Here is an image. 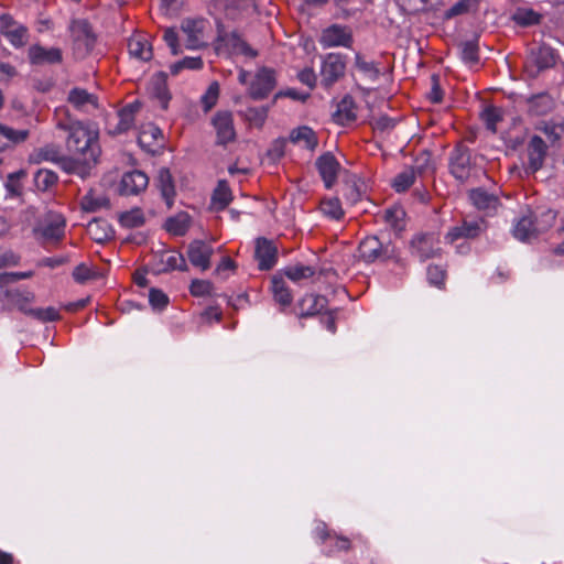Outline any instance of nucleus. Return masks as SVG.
Instances as JSON below:
<instances>
[{
	"mask_svg": "<svg viewBox=\"0 0 564 564\" xmlns=\"http://www.w3.org/2000/svg\"><path fill=\"white\" fill-rule=\"evenodd\" d=\"M57 128L67 131L66 149L69 154L80 156L84 161L96 163L100 154L98 133L80 121L57 123Z\"/></svg>",
	"mask_w": 564,
	"mask_h": 564,
	"instance_id": "1",
	"label": "nucleus"
},
{
	"mask_svg": "<svg viewBox=\"0 0 564 564\" xmlns=\"http://www.w3.org/2000/svg\"><path fill=\"white\" fill-rule=\"evenodd\" d=\"M215 51L217 55L224 56L243 55L248 58L258 56V52L242 39L238 31H226L221 25H218Z\"/></svg>",
	"mask_w": 564,
	"mask_h": 564,
	"instance_id": "2",
	"label": "nucleus"
},
{
	"mask_svg": "<svg viewBox=\"0 0 564 564\" xmlns=\"http://www.w3.org/2000/svg\"><path fill=\"white\" fill-rule=\"evenodd\" d=\"M65 218L57 213H48L34 228L36 239L42 246L58 243L65 235Z\"/></svg>",
	"mask_w": 564,
	"mask_h": 564,
	"instance_id": "3",
	"label": "nucleus"
},
{
	"mask_svg": "<svg viewBox=\"0 0 564 564\" xmlns=\"http://www.w3.org/2000/svg\"><path fill=\"white\" fill-rule=\"evenodd\" d=\"M410 253L420 262L441 257L442 248L438 235L435 232H417L409 243Z\"/></svg>",
	"mask_w": 564,
	"mask_h": 564,
	"instance_id": "4",
	"label": "nucleus"
},
{
	"mask_svg": "<svg viewBox=\"0 0 564 564\" xmlns=\"http://www.w3.org/2000/svg\"><path fill=\"white\" fill-rule=\"evenodd\" d=\"M73 50L78 58H85L96 44V35L87 20H73L68 26Z\"/></svg>",
	"mask_w": 564,
	"mask_h": 564,
	"instance_id": "5",
	"label": "nucleus"
},
{
	"mask_svg": "<svg viewBox=\"0 0 564 564\" xmlns=\"http://www.w3.org/2000/svg\"><path fill=\"white\" fill-rule=\"evenodd\" d=\"M346 70V56L339 53H328L322 61L321 85L330 88L344 77Z\"/></svg>",
	"mask_w": 564,
	"mask_h": 564,
	"instance_id": "6",
	"label": "nucleus"
},
{
	"mask_svg": "<svg viewBox=\"0 0 564 564\" xmlns=\"http://www.w3.org/2000/svg\"><path fill=\"white\" fill-rule=\"evenodd\" d=\"M360 258L367 262L384 261L394 256L395 249L390 242L382 243L376 236L366 237L359 243Z\"/></svg>",
	"mask_w": 564,
	"mask_h": 564,
	"instance_id": "7",
	"label": "nucleus"
},
{
	"mask_svg": "<svg viewBox=\"0 0 564 564\" xmlns=\"http://www.w3.org/2000/svg\"><path fill=\"white\" fill-rule=\"evenodd\" d=\"M451 174L459 182H466L473 169L470 150L463 143H458L449 153Z\"/></svg>",
	"mask_w": 564,
	"mask_h": 564,
	"instance_id": "8",
	"label": "nucleus"
},
{
	"mask_svg": "<svg viewBox=\"0 0 564 564\" xmlns=\"http://www.w3.org/2000/svg\"><path fill=\"white\" fill-rule=\"evenodd\" d=\"M0 33L17 48L24 46L29 41L28 28L9 14L0 17Z\"/></svg>",
	"mask_w": 564,
	"mask_h": 564,
	"instance_id": "9",
	"label": "nucleus"
},
{
	"mask_svg": "<svg viewBox=\"0 0 564 564\" xmlns=\"http://www.w3.org/2000/svg\"><path fill=\"white\" fill-rule=\"evenodd\" d=\"M207 21L204 19H185L182 22L181 30L185 36V46L188 50L203 47L205 43V29Z\"/></svg>",
	"mask_w": 564,
	"mask_h": 564,
	"instance_id": "10",
	"label": "nucleus"
},
{
	"mask_svg": "<svg viewBox=\"0 0 564 564\" xmlns=\"http://www.w3.org/2000/svg\"><path fill=\"white\" fill-rule=\"evenodd\" d=\"M276 85L273 69L263 67L258 70L249 87V95L254 100H262L269 96Z\"/></svg>",
	"mask_w": 564,
	"mask_h": 564,
	"instance_id": "11",
	"label": "nucleus"
},
{
	"mask_svg": "<svg viewBox=\"0 0 564 564\" xmlns=\"http://www.w3.org/2000/svg\"><path fill=\"white\" fill-rule=\"evenodd\" d=\"M186 254L193 267L206 271L210 268L214 248L204 240H193L187 246Z\"/></svg>",
	"mask_w": 564,
	"mask_h": 564,
	"instance_id": "12",
	"label": "nucleus"
},
{
	"mask_svg": "<svg viewBox=\"0 0 564 564\" xmlns=\"http://www.w3.org/2000/svg\"><path fill=\"white\" fill-rule=\"evenodd\" d=\"M315 166L327 189L332 188L337 182L338 173L341 169L340 163L332 152H325L316 159Z\"/></svg>",
	"mask_w": 564,
	"mask_h": 564,
	"instance_id": "13",
	"label": "nucleus"
},
{
	"mask_svg": "<svg viewBox=\"0 0 564 564\" xmlns=\"http://www.w3.org/2000/svg\"><path fill=\"white\" fill-rule=\"evenodd\" d=\"M254 258L260 270H271L278 260V248L272 240L264 237L257 238Z\"/></svg>",
	"mask_w": 564,
	"mask_h": 564,
	"instance_id": "14",
	"label": "nucleus"
},
{
	"mask_svg": "<svg viewBox=\"0 0 564 564\" xmlns=\"http://www.w3.org/2000/svg\"><path fill=\"white\" fill-rule=\"evenodd\" d=\"M213 126L216 130V143L218 145H226L236 139L231 112L218 111L213 118Z\"/></svg>",
	"mask_w": 564,
	"mask_h": 564,
	"instance_id": "15",
	"label": "nucleus"
},
{
	"mask_svg": "<svg viewBox=\"0 0 564 564\" xmlns=\"http://www.w3.org/2000/svg\"><path fill=\"white\" fill-rule=\"evenodd\" d=\"M485 220L481 218L464 220L462 225L449 229L445 236V240L449 243H453L460 238L474 239L478 237L485 230Z\"/></svg>",
	"mask_w": 564,
	"mask_h": 564,
	"instance_id": "16",
	"label": "nucleus"
},
{
	"mask_svg": "<svg viewBox=\"0 0 564 564\" xmlns=\"http://www.w3.org/2000/svg\"><path fill=\"white\" fill-rule=\"evenodd\" d=\"M547 154V145L539 135H533L528 143L527 172L534 174L544 165Z\"/></svg>",
	"mask_w": 564,
	"mask_h": 564,
	"instance_id": "17",
	"label": "nucleus"
},
{
	"mask_svg": "<svg viewBox=\"0 0 564 564\" xmlns=\"http://www.w3.org/2000/svg\"><path fill=\"white\" fill-rule=\"evenodd\" d=\"M319 42L323 47H349L352 43V36L348 28L333 24L323 31Z\"/></svg>",
	"mask_w": 564,
	"mask_h": 564,
	"instance_id": "18",
	"label": "nucleus"
},
{
	"mask_svg": "<svg viewBox=\"0 0 564 564\" xmlns=\"http://www.w3.org/2000/svg\"><path fill=\"white\" fill-rule=\"evenodd\" d=\"M28 57L32 65L61 64L63 53L57 47L46 48L40 44H33L28 50Z\"/></svg>",
	"mask_w": 564,
	"mask_h": 564,
	"instance_id": "19",
	"label": "nucleus"
},
{
	"mask_svg": "<svg viewBox=\"0 0 564 564\" xmlns=\"http://www.w3.org/2000/svg\"><path fill=\"white\" fill-rule=\"evenodd\" d=\"M555 51L545 44L533 47L529 54V63L536 69L532 72V76H536L540 72L551 68L555 65Z\"/></svg>",
	"mask_w": 564,
	"mask_h": 564,
	"instance_id": "20",
	"label": "nucleus"
},
{
	"mask_svg": "<svg viewBox=\"0 0 564 564\" xmlns=\"http://www.w3.org/2000/svg\"><path fill=\"white\" fill-rule=\"evenodd\" d=\"M149 184V177L139 170L127 172L122 175L120 182V193L122 195H138L144 191Z\"/></svg>",
	"mask_w": 564,
	"mask_h": 564,
	"instance_id": "21",
	"label": "nucleus"
},
{
	"mask_svg": "<svg viewBox=\"0 0 564 564\" xmlns=\"http://www.w3.org/2000/svg\"><path fill=\"white\" fill-rule=\"evenodd\" d=\"M327 299L323 295L307 294L299 302V317H310L319 314L327 306Z\"/></svg>",
	"mask_w": 564,
	"mask_h": 564,
	"instance_id": "22",
	"label": "nucleus"
},
{
	"mask_svg": "<svg viewBox=\"0 0 564 564\" xmlns=\"http://www.w3.org/2000/svg\"><path fill=\"white\" fill-rule=\"evenodd\" d=\"M527 105L528 112L539 117L550 113L555 107V101L547 93H540L529 97Z\"/></svg>",
	"mask_w": 564,
	"mask_h": 564,
	"instance_id": "23",
	"label": "nucleus"
},
{
	"mask_svg": "<svg viewBox=\"0 0 564 564\" xmlns=\"http://www.w3.org/2000/svg\"><path fill=\"white\" fill-rule=\"evenodd\" d=\"M156 185L161 192L162 198L165 200L169 208L173 206L174 197L176 194L175 185L171 172L166 167H161L158 172Z\"/></svg>",
	"mask_w": 564,
	"mask_h": 564,
	"instance_id": "24",
	"label": "nucleus"
},
{
	"mask_svg": "<svg viewBox=\"0 0 564 564\" xmlns=\"http://www.w3.org/2000/svg\"><path fill=\"white\" fill-rule=\"evenodd\" d=\"M30 135L28 129H13L7 124L0 123V143L1 149H7L17 144H21Z\"/></svg>",
	"mask_w": 564,
	"mask_h": 564,
	"instance_id": "25",
	"label": "nucleus"
},
{
	"mask_svg": "<svg viewBox=\"0 0 564 564\" xmlns=\"http://www.w3.org/2000/svg\"><path fill=\"white\" fill-rule=\"evenodd\" d=\"M512 235L516 239L520 241H530L531 239L538 237L534 228L532 213H529L528 215H524L520 219H518V221L513 226Z\"/></svg>",
	"mask_w": 564,
	"mask_h": 564,
	"instance_id": "26",
	"label": "nucleus"
},
{
	"mask_svg": "<svg viewBox=\"0 0 564 564\" xmlns=\"http://www.w3.org/2000/svg\"><path fill=\"white\" fill-rule=\"evenodd\" d=\"M139 109H140L139 102H131V104L127 105L126 107H123L118 112V116H117L118 123L111 132L115 134H120V133L128 131L133 126L134 117H135V113L139 111Z\"/></svg>",
	"mask_w": 564,
	"mask_h": 564,
	"instance_id": "27",
	"label": "nucleus"
},
{
	"mask_svg": "<svg viewBox=\"0 0 564 564\" xmlns=\"http://www.w3.org/2000/svg\"><path fill=\"white\" fill-rule=\"evenodd\" d=\"M160 263L162 264V268L158 270L159 273L173 270L186 272L188 270V265L183 254L174 250L163 252L160 257Z\"/></svg>",
	"mask_w": 564,
	"mask_h": 564,
	"instance_id": "28",
	"label": "nucleus"
},
{
	"mask_svg": "<svg viewBox=\"0 0 564 564\" xmlns=\"http://www.w3.org/2000/svg\"><path fill=\"white\" fill-rule=\"evenodd\" d=\"M4 294L11 305L24 314L29 313L31 308L30 304L34 301V294L32 292L20 289H11L7 290Z\"/></svg>",
	"mask_w": 564,
	"mask_h": 564,
	"instance_id": "29",
	"label": "nucleus"
},
{
	"mask_svg": "<svg viewBox=\"0 0 564 564\" xmlns=\"http://www.w3.org/2000/svg\"><path fill=\"white\" fill-rule=\"evenodd\" d=\"M335 120L345 126L357 119L356 105L351 96H345L337 105Z\"/></svg>",
	"mask_w": 564,
	"mask_h": 564,
	"instance_id": "30",
	"label": "nucleus"
},
{
	"mask_svg": "<svg viewBox=\"0 0 564 564\" xmlns=\"http://www.w3.org/2000/svg\"><path fill=\"white\" fill-rule=\"evenodd\" d=\"M67 100L72 104L76 109L84 110L88 106L93 108H97V97L86 89L75 87L68 93Z\"/></svg>",
	"mask_w": 564,
	"mask_h": 564,
	"instance_id": "31",
	"label": "nucleus"
},
{
	"mask_svg": "<svg viewBox=\"0 0 564 564\" xmlns=\"http://www.w3.org/2000/svg\"><path fill=\"white\" fill-rule=\"evenodd\" d=\"M272 293L274 301L279 303L282 307H288L291 305L293 301V295L288 288L283 276L275 274L272 276Z\"/></svg>",
	"mask_w": 564,
	"mask_h": 564,
	"instance_id": "32",
	"label": "nucleus"
},
{
	"mask_svg": "<svg viewBox=\"0 0 564 564\" xmlns=\"http://www.w3.org/2000/svg\"><path fill=\"white\" fill-rule=\"evenodd\" d=\"M90 164L93 163L89 161H84L80 156L73 155L69 153L68 155L62 154L57 163V165L66 173L79 175H84L86 173L87 167H89Z\"/></svg>",
	"mask_w": 564,
	"mask_h": 564,
	"instance_id": "33",
	"label": "nucleus"
},
{
	"mask_svg": "<svg viewBox=\"0 0 564 564\" xmlns=\"http://www.w3.org/2000/svg\"><path fill=\"white\" fill-rule=\"evenodd\" d=\"M290 140L293 143H303L304 148H306L310 151H314L318 144L316 133L313 131L312 128L307 126H302L292 130L290 134Z\"/></svg>",
	"mask_w": 564,
	"mask_h": 564,
	"instance_id": "34",
	"label": "nucleus"
},
{
	"mask_svg": "<svg viewBox=\"0 0 564 564\" xmlns=\"http://www.w3.org/2000/svg\"><path fill=\"white\" fill-rule=\"evenodd\" d=\"M87 232L93 240L102 243L112 237L113 230L107 221L93 219L87 225Z\"/></svg>",
	"mask_w": 564,
	"mask_h": 564,
	"instance_id": "35",
	"label": "nucleus"
},
{
	"mask_svg": "<svg viewBox=\"0 0 564 564\" xmlns=\"http://www.w3.org/2000/svg\"><path fill=\"white\" fill-rule=\"evenodd\" d=\"M191 217L187 213H178L169 217L164 224V228L173 236H184L189 229Z\"/></svg>",
	"mask_w": 564,
	"mask_h": 564,
	"instance_id": "36",
	"label": "nucleus"
},
{
	"mask_svg": "<svg viewBox=\"0 0 564 564\" xmlns=\"http://www.w3.org/2000/svg\"><path fill=\"white\" fill-rule=\"evenodd\" d=\"M469 198L471 203L478 209H495L499 203V199L496 195L488 193L484 188H475L469 193Z\"/></svg>",
	"mask_w": 564,
	"mask_h": 564,
	"instance_id": "37",
	"label": "nucleus"
},
{
	"mask_svg": "<svg viewBox=\"0 0 564 564\" xmlns=\"http://www.w3.org/2000/svg\"><path fill=\"white\" fill-rule=\"evenodd\" d=\"M534 228L536 235L545 232L549 230L555 223L557 213L551 208L540 209L539 212L532 214Z\"/></svg>",
	"mask_w": 564,
	"mask_h": 564,
	"instance_id": "38",
	"label": "nucleus"
},
{
	"mask_svg": "<svg viewBox=\"0 0 564 564\" xmlns=\"http://www.w3.org/2000/svg\"><path fill=\"white\" fill-rule=\"evenodd\" d=\"M232 199L231 191L226 181H219L212 195V205L215 210L225 209Z\"/></svg>",
	"mask_w": 564,
	"mask_h": 564,
	"instance_id": "39",
	"label": "nucleus"
},
{
	"mask_svg": "<svg viewBox=\"0 0 564 564\" xmlns=\"http://www.w3.org/2000/svg\"><path fill=\"white\" fill-rule=\"evenodd\" d=\"M61 156L62 152L59 148L53 143H50L45 144L42 148L35 149L34 152L31 154V160L34 163L50 161L57 164Z\"/></svg>",
	"mask_w": 564,
	"mask_h": 564,
	"instance_id": "40",
	"label": "nucleus"
},
{
	"mask_svg": "<svg viewBox=\"0 0 564 564\" xmlns=\"http://www.w3.org/2000/svg\"><path fill=\"white\" fill-rule=\"evenodd\" d=\"M128 50L131 56L140 61H149L152 57V48L148 41L142 37H133L128 42Z\"/></svg>",
	"mask_w": 564,
	"mask_h": 564,
	"instance_id": "41",
	"label": "nucleus"
},
{
	"mask_svg": "<svg viewBox=\"0 0 564 564\" xmlns=\"http://www.w3.org/2000/svg\"><path fill=\"white\" fill-rule=\"evenodd\" d=\"M460 58L468 65H474L479 62V47L477 40H468L458 44Z\"/></svg>",
	"mask_w": 564,
	"mask_h": 564,
	"instance_id": "42",
	"label": "nucleus"
},
{
	"mask_svg": "<svg viewBox=\"0 0 564 564\" xmlns=\"http://www.w3.org/2000/svg\"><path fill=\"white\" fill-rule=\"evenodd\" d=\"M80 205L85 212L94 213L101 208H109L110 202L108 197L104 195L95 196L91 192H89L82 198Z\"/></svg>",
	"mask_w": 564,
	"mask_h": 564,
	"instance_id": "43",
	"label": "nucleus"
},
{
	"mask_svg": "<svg viewBox=\"0 0 564 564\" xmlns=\"http://www.w3.org/2000/svg\"><path fill=\"white\" fill-rule=\"evenodd\" d=\"M478 8V0H459L444 12V20H451L455 17L467 14Z\"/></svg>",
	"mask_w": 564,
	"mask_h": 564,
	"instance_id": "44",
	"label": "nucleus"
},
{
	"mask_svg": "<svg viewBox=\"0 0 564 564\" xmlns=\"http://www.w3.org/2000/svg\"><path fill=\"white\" fill-rule=\"evenodd\" d=\"M283 274L293 282L308 279L315 274V269L311 265L295 264L289 265L282 270Z\"/></svg>",
	"mask_w": 564,
	"mask_h": 564,
	"instance_id": "45",
	"label": "nucleus"
},
{
	"mask_svg": "<svg viewBox=\"0 0 564 564\" xmlns=\"http://www.w3.org/2000/svg\"><path fill=\"white\" fill-rule=\"evenodd\" d=\"M119 221L123 227L137 228L144 224L145 218L141 208H132L131 210L121 213Z\"/></svg>",
	"mask_w": 564,
	"mask_h": 564,
	"instance_id": "46",
	"label": "nucleus"
},
{
	"mask_svg": "<svg viewBox=\"0 0 564 564\" xmlns=\"http://www.w3.org/2000/svg\"><path fill=\"white\" fill-rule=\"evenodd\" d=\"M57 174L51 170H39L34 175V183L39 191L46 192L56 184Z\"/></svg>",
	"mask_w": 564,
	"mask_h": 564,
	"instance_id": "47",
	"label": "nucleus"
},
{
	"mask_svg": "<svg viewBox=\"0 0 564 564\" xmlns=\"http://www.w3.org/2000/svg\"><path fill=\"white\" fill-rule=\"evenodd\" d=\"M269 107H249L245 110V119L254 127H262L268 117Z\"/></svg>",
	"mask_w": 564,
	"mask_h": 564,
	"instance_id": "48",
	"label": "nucleus"
},
{
	"mask_svg": "<svg viewBox=\"0 0 564 564\" xmlns=\"http://www.w3.org/2000/svg\"><path fill=\"white\" fill-rule=\"evenodd\" d=\"M415 180V172L412 167H409L399 173L392 181V187L398 193L405 192Z\"/></svg>",
	"mask_w": 564,
	"mask_h": 564,
	"instance_id": "49",
	"label": "nucleus"
},
{
	"mask_svg": "<svg viewBox=\"0 0 564 564\" xmlns=\"http://www.w3.org/2000/svg\"><path fill=\"white\" fill-rule=\"evenodd\" d=\"M160 139H163L161 129L150 124L142 129V131L139 134L138 142L142 148H150L152 142L158 141ZM148 150L152 151L151 149Z\"/></svg>",
	"mask_w": 564,
	"mask_h": 564,
	"instance_id": "50",
	"label": "nucleus"
},
{
	"mask_svg": "<svg viewBox=\"0 0 564 564\" xmlns=\"http://www.w3.org/2000/svg\"><path fill=\"white\" fill-rule=\"evenodd\" d=\"M481 119L486 128L495 133L497 131V123L502 120V111L495 106H488L482 110Z\"/></svg>",
	"mask_w": 564,
	"mask_h": 564,
	"instance_id": "51",
	"label": "nucleus"
},
{
	"mask_svg": "<svg viewBox=\"0 0 564 564\" xmlns=\"http://www.w3.org/2000/svg\"><path fill=\"white\" fill-rule=\"evenodd\" d=\"M321 210L324 215L333 219H340L344 215L341 204L338 198H328L322 200Z\"/></svg>",
	"mask_w": 564,
	"mask_h": 564,
	"instance_id": "52",
	"label": "nucleus"
},
{
	"mask_svg": "<svg viewBox=\"0 0 564 564\" xmlns=\"http://www.w3.org/2000/svg\"><path fill=\"white\" fill-rule=\"evenodd\" d=\"M189 292L193 296H212L214 295V284L208 280L194 279L189 285Z\"/></svg>",
	"mask_w": 564,
	"mask_h": 564,
	"instance_id": "53",
	"label": "nucleus"
},
{
	"mask_svg": "<svg viewBox=\"0 0 564 564\" xmlns=\"http://www.w3.org/2000/svg\"><path fill=\"white\" fill-rule=\"evenodd\" d=\"M26 315H30L31 317L43 323L59 319L58 311L52 306H48L46 308H30Z\"/></svg>",
	"mask_w": 564,
	"mask_h": 564,
	"instance_id": "54",
	"label": "nucleus"
},
{
	"mask_svg": "<svg viewBox=\"0 0 564 564\" xmlns=\"http://www.w3.org/2000/svg\"><path fill=\"white\" fill-rule=\"evenodd\" d=\"M355 65L361 73H364L371 80H376L379 77L380 72L377 65L373 62L365 61L360 54H356Z\"/></svg>",
	"mask_w": 564,
	"mask_h": 564,
	"instance_id": "55",
	"label": "nucleus"
},
{
	"mask_svg": "<svg viewBox=\"0 0 564 564\" xmlns=\"http://www.w3.org/2000/svg\"><path fill=\"white\" fill-rule=\"evenodd\" d=\"M513 21L521 26H529L540 22V14L533 10H518L513 14Z\"/></svg>",
	"mask_w": 564,
	"mask_h": 564,
	"instance_id": "56",
	"label": "nucleus"
},
{
	"mask_svg": "<svg viewBox=\"0 0 564 564\" xmlns=\"http://www.w3.org/2000/svg\"><path fill=\"white\" fill-rule=\"evenodd\" d=\"M219 96V85L217 82L212 83L206 93L202 96V104L205 111H209L217 102Z\"/></svg>",
	"mask_w": 564,
	"mask_h": 564,
	"instance_id": "57",
	"label": "nucleus"
},
{
	"mask_svg": "<svg viewBox=\"0 0 564 564\" xmlns=\"http://www.w3.org/2000/svg\"><path fill=\"white\" fill-rule=\"evenodd\" d=\"M446 272L440 265L427 267V281L430 284L442 288L445 283Z\"/></svg>",
	"mask_w": 564,
	"mask_h": 564,
	"instance_id": "58",
	"label": "nucleus"
},
{
	"mask_svg": "<svg viewBox=\"0 0 564 564\" xmlns=\"http://www.w3.org/2000/svg\"><path fill=\"white\" fill-rule=\"evenodd\" d=\"M149 302L153 308L162 310L169 304V297L163 291L152 288L149 292Z\"/></svg>",
	"mask_w": 564,
	"mask_h": 564,
	"instance_id": "59",
	"label": "nucleus"
},
{
	"mask_svg": "<svg viewBox=\"0 0 564 564\" xmlns=\"http://www.w3.org/2000/svg\"><path fill=\"white\" fill-rule=\"evenodd\" d=\"M344 197L351 205H355L361 199V191L356 182H347L345 184Z\"/></svg>",
	"mask_w": 564,
	"mask_h": 564,
	"instance_id": "60",
	"label": "nucleus"
},
{
	"mask_svg": "<svg viewBox=\"0 0 564 564\" xmlns=\"http://www.w3.org/2000/svg\"><path fill=\"white\" fill-rule=\"evenodd\" d=\"M73 278L78 283H85L86 281L94 279L95 273L85 263H80L74 269Z\"/></svg>",
	"mask_w": 564,
	"mask_h": 564,
	"instance_id": "61",
	"label": "nucleus"
},
{
	"mask_svg": "<svg viewBox=\"0 0 564 564\" xmlns=\"http://www.w3.org/2000/svg\"><path fill=\"white\" fill-rule=\"evenodd\" d=\"M540 130L545 133L553 142H555L560 140L562 132L564 131V126L545 122L542 127H540Z\"/></svg>",
	"mask_w": 564,
	"mask_h": 564,
	"instance_id": "62",
	"label": "nucleus"
},
{
	"mask_svg": "<svg viewBox=\"0 0 564 564\" xmlns=\"http://www.w3.org/2000/svg\"><path fill=\"white\" fill-rule=\"evenodd\" d=\"M372 126L376 131L386 132L394 128L395 120L388 116H380L379 118L375 119Z\"/></svg>",
	"mask_w": 564,
	"mask_h": 564,
	"instance_id": "63",
	"label": "nucleus"
},
{
	"mask_svg": "<svg viewBox=\"0 0 564 564\" xmlns=\"http://www.w3.org/2000/svg\"><path fill=\"white\" fill-rule=\"evenodd\" d=\"M163 39L171 48L173 55H177L181 52L177 33L173 29L165 30Z\"/></svg>",
	"mask_w": 564,
	"mask_h": 564,
	"instance_id": "64",
	"label": "nucleus"
}]
</instances>
